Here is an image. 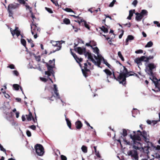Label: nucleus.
Listing matches in <instances>:
<instances>
[{
    "mask_svg": "<svg viewBox=\"0 0 160 160\" xmlns=\"http://www.w3.org/2000/svg\"><path fill=\"white\" fill-rule=\"evenodd\" d=\"M156 66L153 63H149L146 68V72L149 76H152V78H155L153 70L154 69H156Z\"/></svg>",
    "mask_w": 160,
    "mask_h": 160,
    "instance_id": "1",
    "label": "nucleus"
},
{
    "mask_svg": "<svg viewBox=\"0 0 160 160\" xmlns=\"http://www.w3.org/2000/svg\"><path fill=\"white\" fill-rule=\"evenodd\" d=\"M31 28L32 34L34 35V38H36L38 37L37 34L40 32V28L33 23V21L31 24Z\"/></svg>",
    "mask_w": 160,
    "mask_h": 160,
    "instance_id": "2",
    "label": "nucleus"
},
{
    "mask_svg": "<svg viewBox=\"0 0 160 160\" xmlns=\"http://www.w3.org/2000/svg\"><path fill=\"white\" fill-rule=\"evenodd\" d=\"M123 68L122 70L121 68V69L119 75L117 77H116L115 74L114 72L113 73V76L114 77V79L118 82L121 80V78L128 71L125 66H123Z\"/></svg>",
    "mask_w": 160,
    "mask_h": 160,
    "instance_id": "3",
    "label": "nucleus"
},
{
    "mask_svg": "<svg viewBox=\"0 0 160 160\" xmlns=\"http://www.w3.org/2000/svg\"><path fill=\"white\" fill-rule=\"evenodd\" d=\"M34 148L36 153L39 156H42L45 152L44 148L43 146L39 144H37L34 146Z\"/></svg>",
    "mask_w": 160,
    "mask_h": 160,
    "instance_id": "4",
    "label": "nucleus"
},
{
    "mask_svg": "<svg viewBox=\"0 0 160 160\" xmlns=\"http://www.w3.org/2000/svg\"><path fill=\"white\" fill-rule=\"evenodd\" d=\"M130 137L132 140L133 144H136V145L140 144L139 141H141V136L139 135L138 133L133 135L131 134Z\"/></svg>",
    "mask_w": 160,
    "mask_h": 160,
    "instance_id": "5",
    "label": "nucleus"
},
{
    "mask_svg": "<svg viewBox=\"0 0 160 160\" xmlns=\"http://www.w3.org/2000/svg\"><path fill=\"white\" fill-rule=\"evenodd\" d=\"M19 6V4L17 3L14 4L12 3L8 5V11L9 13V17H12L13 15V13L12 10L18 8Z\"/></svg>",
    "mask_w": 160,
    "mask_h": 160,
    "instance_id": "6",
    "label": "nucleus"
},
{
    "mask_svg": "<svg viewBox=\"0 0 160 160\" xmlns=\"http://www.w3.org/2000/svg\"><path fill=\"white\" fill-rule=\"evenodd\" d=\"M50 43L52 44L53 46L57 47V48L55 50L51 51L48 54V55L60 50L62 47L61 43H60L59 41H55L53 40H51Z\"/></svg>",
    "mask_w": 160,
    "mask_h": 160,
    "instance_id": "7",
    "label": "nucleus"
},
{
    "mask_svg": "<svg viewBox=\"0 0 160 160\" xmlns=\"http://www.w3.org/2000/svg\"><path fill=\"white\" fill-rule=\"evenodd\" d=\"M132 75L130 73V72H128V71L121 78V80L119 82V83L121 84L123 86L126 87V78L130 76H132Z\"/></svg>",
    "mask_w": 160,
    "mask_h": 160,
    "instance_id": "8",
    "label": "nucleus"
},
{
    "mask_svg": "<svg viewBox=\"0 0 160 160\" xmlns=\"http://www.w3.org/2000/svg\"><path fill=\"white\" fill-rule=\"evenodd\" d=\"M141 136L143 137V139L145 142L149 143L152 146V143L149 142V136L146 131L145 130L143 131Z\"/></svg>",
    "mask_w": 160,
    "mask_h": 160,
    "instance_id": "9",
    "label": "nucleus"
},
{
    "mask_svg": "<svg viewBox=\"0 0 160 160\" xmlns=\"http://www.w3.org/2000/svg\"><path fill=\"white\" fill-rule=\"evenodd\" d=\"M128 155L131 156V157L134 158L135 160L138 159V152L136 150H132L129 151L128 152Z\"/></svg>",
    "mask_w": 160,
    "mask_h": 160,
    "instance_id": "10",
    "label": "nucleus"
},
{
    "mask_svg": "<svg viewBox=\"0 0 160 160\" xmlns=\"http://www.w3.org/2000/svg\"><path fill=\"white\" fill-rule=\"evenodd\" d=\"M146 58L145 56H142L139 58H137L135 59V62L138 65H141L142 64L141 62L144 61V59Z\"/></svg>",
    "mask_w": 160,
    "mask_h": 160,
    "instance_id": "11",
    "label": "nucleus"
},
{
    "mask_svg": "<svg viewBox=\"0 0 160 160\" xmlns=\"http://www.w3.org/2000/svg\"><path fill=\"white\" fill-rule=\"evenodd\" d=\"M18 29V28L16 27H15V29L14 30H12V28H11L10 31L13 36L15 34H16L18 37L20 35V32Z\"/></svg>",
    "mask_w": 160,
    "mask_h": 160,
    "instance_id": "12",
    "label": "nucleus"
},
{
    "mask_svg": "<svg viewBox=\"0 0 160 160\" xmlns=\"http://www.w3.org/2000/svg\"><path fill=\"white\" fill-rule=\"evenodd\" d=\"M153 82L155 84V87L156 88H158L159 91H160V83H159L158 81V79L156 78H153Z\"/></svg>",
    "mask_w": 160,
    "mask_h": 160,
    "instance_id": "13",
    "label": "nucleus"
},
{
    "mask_svg": "<svg viewBox=\"0 0 160 160\" xmlns=\"http://www.w3.org/2000/svg\"><path fill=\"white\" fill-rule=\"evenodd\" d=\"M81 22L79 23V25L82 26H84L86 28L90 30V27L89 25L87 23L86 21L82 19V20L81 21Z\"/></svg>",
    "mask_w": 160,
    "mask_h": 160,
    "instance_id": "14",
    "label": "nucleus"
},
{
    "mask_svg": "<svg viewBox=\"0 0 160 160\" xmlns=\"http://www.w3.org/2000/svg\"><path fill=\"white\" fill-rule=\"evenodd\" d=\"M77 49V50L76 51L80 55L82 54L83 53L85 52L86 51V49L85 48H82L80 47H78Z\"/></svg>",
    "mask_w": 160,
    "mask_h": 160,
    "instance_id": "15",
    "label": "nucleus"
},
{
    "mask_svg": "<svg viewBox=\"0 0 160 160\" xmlns=\"http://www.w3.org/2000/svg\"><path fill=\"white\" fill-rule=\"evenodd\" d=\"M75 125L76 128L77 129L80 130L82 126V124L80 121L78 120L75 122Z\"/></svg>",
    "mask_w": 160,
    "mask_h": 160,
    "instance_id": "16",
    "label": "nucleus"
},
{
    "mask_svg": "<svg viewBox=\"0 0 160 160\" xmlns=\"http://www.w3.org/2000/svg\"><path fill=\"white\" fill-rule=\"evenodd\" d=\"M103 71L107 75V78L109 76L110 78H114L113 75L112 76V72L108 69H105L103 70Z\"/></svg>",
    "mask_w": 160,
    "mask_h": 160,
    "instance_id": "17",
    "label": "nucleus"
},
{
    "mask_svg": "<svg viewBox=\"0 0 160 160\" xmlns=\"http://www.w3.org/2000/svg\"><path fill=\"white\" fill-rule=\"evenodd\" d=\"M54 86V93L56 95V97L58 98V99H60V96L59 95V94L58 92V88L57 87V85L56 84H54L53 85Z\"/></svg>",
    "mask_w": 160,
    "mask_h": 160,
    "instance_id": "18",
    "label": "nucleus"
},
{
    "mask_svg": "<svg viewBox=\"0 0 160 160\" xmlns=\"http://www.w3.org/2000/svg\"><path fill=\"white\" fill-rule=\"evenodd\" d=\"M136 16V20L137 21H140L143 18L140 13L137 12L135 13Z\"/></svg>",
    "mask_w": 160,
    "mask_h": 160,
    "instance_id": "19",
    "label": "nucleus"
},
{
    "mask_svg": "<svg viewBox=\"0 0 160 160\" xmlns=\"http://www.w3.org/2000/svg\"><path fill=\"white\" fill-rule=\"evenodd\" d=\"M87 54L88 56V59H90L91 61L92 62H95V60L93 58L91 53L88 52Z\"/></svg>",
    "mask_w": 160,
    "mask_h": 160,
    "instance_id": "20",
    "label": "nucleus"
},
{
    "mask_svg": "<svg viewBox=\"0 0 160 160\" xmlns=\"http://www.w3.org/2000/svg\"><path fill=\"white\" fill-rule=\"evenodd\" d=\"M46 66L47 68L48 71H51V72L54 73L53 70V66L49 65L48 63H46Z\"/></svg>",
    "mask_w": 160,
    "mask_h": 160,
    "instance_id": "21",
    "label": "nucleus"
},
{
    "mask_svg": "<svg viewBox=\"0 0 160 160\" xmlns=\"http://www.w3.org/2000/svg\"><path fill=\"white\" fill-rule=\"evenodd\" d=\"M102 59L101 57L98 56V59L97 60V61H95V62H93L95 65H96L98 67H100L101 65V61Z\"/></svg>",
    "mask_w": 160,
    "mask_h": 160,
    "instance_id": "22",
    "label": "nucleus"
},
{
    "mask_svg": "<svg viewBox=\"0 0 160 160\" xmlns=\"http://www.w3.org/2000/svg\"><path fill=\"white\" fill-rule=\"evenodd\" d=\"M65 120H66V121L67 122V125L69 128L70 129H72L71 128V121L69 120V119L66 117V115H65Z\"/></svg>",
    "mask_w": 160,
    "mask_h": 160,
    "instance_id": "23",
    "label": "nucleus"
},
{
    "mask_svg": "<svg viewBox=\"0 0 160 160\" xmlns=\"http://www.w3.org/2000/svg\"><path fill=\"white\" fill-rule=\"evenodd\" d=\"M33 117L32 113L30 112H29V114L26 115L27 119L28 121H31Z\"/></svg>",
    "mask_w": 160,
    "mask_h": 160,
    "instance_id": "24",
    "label": "nucleus"
},
{
    "mask_svg": "<svg viewBox=\"0 0 160 160\" xmlns=\"http://www.w3.org/2000/svg\"><path fill=\"white\" fill-rule=\"evenodd\" d=\"M134 37L133 36L131 35H129L128 36V37L126 39V45H128V42L129 40H132L134 39Z\"/></svg>",
    "mask_w": 160,
    "mask_h": 160,
    "instance_id": "25",
    "label": "nucleus"
},
{
    "mask_svg": "<svg viewBox=\"0 0 160 160\" xmlns=\"http://www.w3.org/2000/svg\"><path fill=\"white\" fill-rule=\"evenodd\" d=\"M93 148L94 149L95 152V154L97 156L98 158H100V155L99 154V152L98 151H97V147L94 146Z\"/></svg>",
    "mask_w": 160,
    "mask_h": 160,
    "instance_id": "26",
    "label": "nucleus"
},
{
    "mask_svg": "<svg viewBox=\"0 0 160 160\" xmlns=\"http://www.w3.org/2000/svg\"><path fill=\"white\" fill-rule=\"evenodd\" d=\"M148 11L146 10H142L141 12L140 13L142 16L143 17L145 15H147L148 14Z\"/></svg>",
    "mask_w": 160,
    "mask_h": 160,
    "instance_id": "27",
    "label": "nucleus"
},
{
    "mask_svg": "<svg viewBox=\"0 0 160 160\" xmlns=\"http://www.w3.org/2000/svg\"><path fill=\"white\" fill-rule=\"evenodd\" d=\"M100 28L104 33H107L108 32V28L105 27L104 26H102V27Z\"/></svg>",
    "mask_w": 160,
    "mask_h": 160,
    "instance_id": "28",
    "label": "nucleus"
},
{
    "mask_svg": "<svg viewBox=\"0 0 160 160\" xmlns=\"http://www.w3.org/2000/svg\"><path fill=\"white\" fill-rule=\"evenodd\" d=\"M82 71L83 73V76L87 78V77H88L89 75H91L90 73H89L87 72H85V71H84L83 69H82Z\"/></svg>",
    "mask_w": 160,
    "mask_h": 160,
    "instance_id": "29",
    "label": "nucleus"
},
{
    "mask_svg": "<svg viewBox=\"0 0 160 160\" xmlns=\"http://www.w3.org/2000/svg\"><path fill=\"white\" fill-rule=\"evenodd\" d=\"M63 22L66 24H69L70 23V20L67 18H65L63 20Z\"/></svg>",
    "mask_w": 160,
    "mask_h": 160,
    "instance_id": "30",
    "label": "nucleus"
},
{
    "mask_svg": "<svg viewBox=\"0 0 160 160\" xmlns=\"http://www.w3.org/2000/svg\"><path fill=\"white\" fill-rule=\"evenodd\" d=\"M153 42L152 41H149L148 42L147 44L145 46V48H149L152 46Z\"/></svg>",
    "mask_w": 160,
    "mask_h": 160,
    "instance_id": "31",
    "label": "nucleus"
},
{
    "mask_svg": "<svg viewBox=\"0 0 160 160\" xmlns=\"http://www.w3.org/2000/svg\"><path fill=\"white\" fill-rule=\"evenodd\" d=\"M118 57H119L120 58L121 60L122 61H124V59L121 53V52L120 51H119L118 52Z\"/></svg>",
    "mask_w": 160,
    "mask_h": 160,
    "instance_id": "32",
    "label": "nucleus"
},
{
    "mask_svg": "<svg viewBox=\"0 0 160 160\" xmlns=\"http://www.w3.org/2000/svg\"><path fill=\"white\" fill-rule=\"evenodd\" d=\"M21 43L25 47H26V40L23 38H21Z\"/></svg>",
    "mask_w": 160,
    "mask_h": 160,
    "instance_id": "33",
    "label": "nucleus"
},
{
    "mask_svg": "<svg viewBox=\"0 0 160 160\" xmlns=\"http://www.w3.org/2000/svg\"><path fill=\"white\" fill-rule=\"evenodd\" d=\"M82 151L84 153H86L87 152V147L84 145L82 146L81 148Z\"/></svg>",
    "mask_w": 160,
    "mask_h": 160,
    "instance_id": "34",
    "label": "nucleus"
},
{
    "mask_svg": "<svg viewBox=\"0 0 160 160\" xmlns=\"http://www.w3.org/2000/svg\"><path fill=\"white\" fill-rule=\"evenodd\" d=\"M94 50V52H95L96 53L98 54L99 53V50L97 47L95 48H92Z\"/></svg>",
    "mask_w": 160,
    "mask_h": 160,
    "instance_id": "35",
    "label": "nucleus"
},
{
    "mask_svg": "<svg viewBox=\"0 0 160 160\" xmlns=\"http://www.w3.org/2000/svg\"><path fill=\"white\" fill-rule=\"evenodd\" d=\"M45 75H47L48 76V77L50 76L52 74H53L54 73L52 72L51 71H45Z\"/></svg>",
    "mask_w": 160,
    "mask_h": 160,
    "instance_id": "36",
    "label": "nucleus"
},
{
    "mask_svg": "<svg viewBox=\"0 0 160 160\" xmlns=\"http://www.w3.org/2000/svg\"><path fill=\"white\" fill-rule=\"evenodd\" d=\"M103 62L109 68H111V66L107 62V61L104 59H103Z\"/></svg>",
    "mask_w": 160,
    "mask_h": 160,
    "instance_id": "37",
    "label": "nucleus"
},
{
    "mask_svg": "<svg viewBox=\"0 0 160 160\" xmlns=\"http://www.w3.org/2000/svg\"><path fill=\"white\" fill-rule=\"evenodd\" d=\"M13 87L16 90H18L19 89V86L18 84H14L13 85Z\"/></svg>",
    "mask_w": 160,
    "mask_h": 160,
    "instance_id": "38",
    "label": "nucleus"
},
{
    "mask_svg": "<svg viewBox=\"0 0 160 160\" xmlns=\"http://www.w3.org/2000/svg\"><path fill=\"white\" fill-rule=\"evenodd\" d=\"M139 145H136V144H133L132 148L135 150H139L140 148L138 147Z\"/></svg>",
    "mask_w": 160,
    "mask_h": 160,
    "instance_id": "39",
    "label": "nucleus"
},
{
    "mask_svg": "<svg viewBox=\"0 0 160 160\" xmlns=\"http://www.w3.org/2000/svg\"><path fill=\"white\" fill-rule=\"evenodd\" d=\"M135 9L133 10H131L129 11V16H132L133 13L135 12Z\"/></svg>",
    "mask_w": 160,
    "mask_h": 160,
    "instance_id": "40",
    "label": "nucleus"
},
{
    "mask_svg": "<svg viewBox=\"0 0 160 160\" xmlns=\"http://www.w3.org/2000/svg\"><path fill=\"white\" fill-rule=\"evenodd\" d=\"M122 134L123 137H125L127 136V132L126 129H123V132Z\"/></svg>",
    "mask_w": 160,
    "mask_h": 160,
    "instance_id": "41",
    "label": "nucleus"
},
{
    "mask_svg": "<svg viewBox=\"0 0 160 160\" xmlns=\"http://www.w3.org/2000/svg\"><path fill=\"white\" fill-rule=\"evenodd\" d=\"M64 10L67 12H73L74 13V12L70 8H66L64 9Z\"/></svg>",
    "mask_w": 160,
    "mask_h": 160,
    "instance_id": "42",
    "label": "nucleus"
},
{
    "mask_svg": "<svg viewBox=\"0 0 160 160\" xmlns=\"http://www.w3.org/2000/svg\"><path fill=\"white\" fill-rule=\"evenodd\" d=\"M116 2V0H113L109 4V7H113Z\"/></svg>",
    "mask_w": 160,
    "mask_h": 160,
    "instance_id": "43",
    "label": "nucleus"
},
{
    "mask_svg": "<svg viewBox=\"0 0 160 160\" xmlns=\"http://www.w3.org/2000/svg\"><path fill=\"white\" fill-rule=\"evenodd\" d=\"M78 59H76L77 60H76L77 62L79 63V65L80 66H81V64L80 63V62H81L82 61V59L81 58H79L78 57Z\"/></svg>",
    "mask_w": 160,
    "mask_h": 160,
    "instance_id": "44",
    "label": "nucleus"
},
{
    "mask_svg": "<svg viewBox=\"0 0 160 160\" xmlns=\"http://www.w3.org/2000/svg\"><path fill=\"white\" fill-rule=\"evenodd\" d=\"M45 9L49 13H53V12L52 11V10L51 8H47V7H45Z\"/></svg>",
    "mask_w": 160,
    "mask_h": 160,
    "instance_id": "45",
    "label": "nucleus"
},
{
    "mask_svg": "<svg viewBox=\"0 0 160 160\" xmlns=\"http://www.w3.org/2000/svg\"><path fill=\"white\" fill-rule=\"evenodd\" d=\"M36 60L38 62H39L41 60V57L40 56H35Z\"/></svg>",
    "mask_w": 160,
    "mask_h": 160,
    "instance_id": "46",
    "label": "nucleus"
},
{
    "mask_svg": "<svg viewBox=\"0 0 160 160\" xmlns=\"http://www.w3.org/2000/svg\"><path fill=\"white\" fill-rule=\"evenodd\" d=\"M149 148V147L147 146V148H145L143 149V150L145 153H148L149 152L148 148Z\"/></svg>",
    "mask_w": 160,
    "mask_h": 160,
    "instance_id": "47",
    "label": "nucleus"
},
{
    "mask_svg": "<svg viewBox=\"0 0 160 160\" xmlns=\"http://www.w3.org/2000/svg\"><path fill=\"white\" fill-rule=\"evenodd\" d=\"M18 2L21 4H25L26 3L24 0H17Z\"/></svg>",
    "mask_w": 160,
    "mask_h": 160,
    "instance_id": "48",
    "label": "nucleus"
},
{
    "mask_svg": "<svg viewBox=\"0 0 160 160\" xmlns=\"http://www.w3.org/2000/svg\"><path fill=\"white\" fill-rule=\"evenodd\" d=\"M84 68V69H84V71H85V72H87L89 73H90V74H91V71L89 69H88L87 68V67H85V68Z\"/></svg>",
    "mask_w": 160,
    "mask_h": 160,
    "instance_id": "49",
    "label": "nucleus"
},
{
    "mask_svg": "<svg viewBox=\"0 0 160 160\" xmlns=\"http://www.w3.org/2000/svg\"><path fill=\"white\" fill-rule=\"evenodd\" d=\"M56 6H58V3L57 1H56L54 0H50Z\"/></svg>",
    "mask_w": 160,
    "mask_h": 160,
    "instance_id": "50",
    "label": "nucleus"
},
{
    "mask_svg": "<svg viewBox=\"0 0 160 160\" xmlns=\"http://www.w3.org/2000/svg\"><path fill=\"white\" fill-rule=\"evenodd\" d=\"M153 23L157 25V26L158 27H160V23L158 22L157 21H154Z\"/></svg>",
    "mask_w": 160,
    "mask_h": 160,
    "instance_id": "51",
    "label": "nucleus"
},
{
    "mask_svg": "<svg viewBox=\"0 0 160 160\" xmlns=\"http://www.w3.org/2000/svg\"><path fill=\"white\" fill-rule=\"evenodd\" d=\"M143 52V50L141 49L138 50L136 51L135 52L136 53H138V54L142 53Z\"/></svg>",
    "mask_w": 160,
    "mask_h": 160,
    "instance_id": "52",
    "label": "nucleus"
},
{
    "mask_svg": "<svg viewBox=\"0 0 160 160\" xmlns=\"http://www.w3.org/2000/svg\"><path fill=\"white\" fill-rule=\"evenodd\" d=\"M90 43L91 44V45L92 46H95L96 45V43L94 41H92L90 42Z\"/></svg>",
    "mask_w": 160,
    "mask_h": 160,
    "instance_id": "53",
    "label": "nucleus"
},
{
    "mask_svg": "<svg viewBox=\"0 0 160 160\" xmlns=\"http://www.w3.org/2000/svg\"><path fill=\"white\" fill-rule=\"evenodd\" d=\"M61 158L62 159V160H67V157L63 155H61Z\"/></svg>",
    "mask_w": 160,
    "mask_h": 160,
    "instance_id": "54",
    "label": "nucleus"
},
{
    "mask_svg": "<svg viewBox=\"0 0 160 160\" xmlns=\"http://www.w3.org/2000/svg\"><path fill=\"white\" fill-rule=\"evenodd\" d=\"M30 13H31V17L33 19L34 18H36L35 16L34 15H33V12L32 11V10H30ZM34 22V20H33V21Z\"/></svg>",
    "mask_w": 160,
    "mask_h": 160,
    "instance_id": "55",
    "label": "nucleus"
},
{
    "mask_svg": "<svg viewBox=\"0 0 160 160\" xmlns=\"http://www.w3.org/2000/svg\"><path fill=\"white\" fill-rule=\"evenodd\" d=\"M138 1L137 0H134L132 2V4L135 6L136 7L138 3Z\"/></svg>",
    "mask_w": 160,
    "mask_h": 160,
    "instance_id": "56",
    "label": "nucleus"
},
{
    "mask_svg": "<svg viewBox=\"0 0 160 160\" xmlns=\"http://www.w3.org/2000/svg\"><path fill=\"white\" fill-rule=\"evenodd\" d=\"M26 134L27 135L28 137H30L31 136V133L30 132L29 130H27L26 132Z\"/></svg>",
    "mask_w": 160,
    "mask_h": 160,
    "instance_id": "57",
    "label": "nucleus"
},
{
    "mask_svg": "<svg viewBox=\"0 0 160 160\" xmlns=\"http://www.w3.org/2000/svg\"><path fill=\"white\" fill-rule=\"evenodd\" d=\"M13 74L16 76H18L19 75V73L17 70H14L13 71Z\"/></svg>",
    "mask_w": 160,
    "mask_h": 160,
    "instance_id": "58",
    "label": "nucleus"
},
{
    "mask_svg": "<svg viewBox=\"0 0 160 160\" xmlns=\"http://www.w3.org/2000/svg\"><path fill=\"white\" fill-rule=\"evenodd\" d=\"M8 67L10 68H11V69H14V68H15V66L14 65H13L12 64H11Z\"/></svg>",
    "mask_w": 160,
    "mask_h": 160,
    "instance_id": "59",
    "label": "nucleus"
},
{
    "mask_svg": "<svg viewBox=\"0 0 160 160\" xmlns=\"http://www.w3.org/2000/svg\"><path fill=\"white\" fill-rule=\"evenodd\" d=\"M0 148L1 151L6 152V150L3 148L1 145H0Z\"/></svg>",
    "mask_w": 160,
    "mask_h": 160,
    "instance_id": "60",
    "label": "nucleus"
},
{
    "mask_svg": "<svg viewBox=\"0 0 160 160\" xmlns=\"http://www.w3.org/2000/svg\"><path fill=\"white\" fill-rule=\"evenodd\" d=\"M29 127L32 129L33 130H35L36 129V127L34 125H32L30 126Z\"/></svg>",
    "mask_w": 160,
    "mask_h": 160,
    "instance_id": "61",
    "label": "nucleus"
},
{
    "mask_svg": "<svg viewBox=\"0 0 160 160\" xmlns=\"http://www.w3.org/2000/svg\"><path fill=\"white\" fill-rule=\"evenodd\" d=\"M40 79L43 82H46L48 80L47 79L45 78H40Z\"/></svg>",
    "mask_w": 160,
    "mask_h": 160,
    "instance_id": "62",
    "label": "nucleus"
},
{
    "mask_svg": "<svg viewBox=\"0 0 160 160\" xmlns=\"http://www.w3.org/2000/svg\"><path fill=\"white\" fill-rule=\"evenodd\" d=\"M32 119L34 123H35L36 122H37V117L36 114L35 115V118L33 117Z\"/></svg>",
    "mask_w": 160,
    "mask_h": 160,
    "instance_id": "63",
    "label": "nucleus"
},
{
    "mask_svg": "<svg viewBox=\"0 0 160 160\" xmlns=\"http://www.w3.org/2000/svg\"><path fill=\"white\" fill-rule=\"evenodd\" d=\"M28 43H30L31 46V47L32 48L34 46V45L33 43V41L32 39L31 42H29Z\"/></svg>",
    "mask_w": 160,
    "mask_h": 160,
    "instance_id": "64",
    "label": "nucleus"
}]
</instances>
